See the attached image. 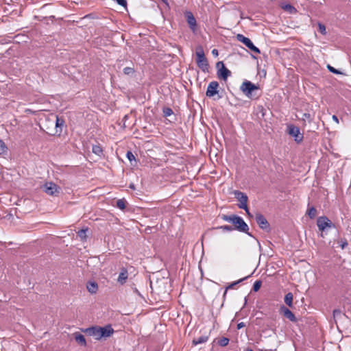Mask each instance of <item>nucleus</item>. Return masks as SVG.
Instances as JSON below:
<instances>
[{
	"label": "nucleus",
	"instance_id": "obj_23",
	"mask_svg": "<svg viewBox=\"0 0 351 351\" xmlns=\"http://www.w3.org/2000/svg\"><path fill=\"white\" fill-rule=\"evenodd\" d=\"M8 151V147L5 143L0 139V155L6 154Z\"/></svg>",
	"mask_w": 351,
	"mask_h": 351
},
{
	"label": "nucleus",
	"instance_id": "obj_34",
	"mask_svg": "<svg viewBox=\"0 0 351 351\" xmlns=\"http://www.w3.org/2000/svg\"><path fill=\"white\" fill-rule=\"evenodd\" d=\"M126 157L130 161L132 162V160H135V156H134V154H132V152L130 151H128L126 154Z\"/></svg>",
	"mask_w": 351,
	"mask_h": 351
},
{
	"label": "nucleus",
	"instance_id": "obj_27",
	"mask_svg": "<svg viewBox=\"0 0 351 351\" xmlns=\"http://www.w3.org/2000/svg\"><path fill=\"white\" fill-rule=\"evenodd\" d=\"M117 206L121 210H124L125 208V201L123 199H118L117 201Z\"/></svg>",
	"mask_w": 351,
	"mask_h": 351
},
{
	"label": "nucleus",
	"instance_id": "obj_36",
	"mask_svg": "<svg viewBox=\"0 0 351 351\" xmlns=\"http://www.w3.org/2000/svg\"><path fill=\"white\" fill-rule=\"evenodd\" d=\"M117 1V3L123 6V7H126L127 6V1L126 0H115Z\"/></svg>",
	"mask_w": 351,
	"mask_h": 351
},
{
	"label": "nucleus",
	"instance_id": "obj_9",
	"mask_svg": "<svg viewBox=\"0 0 351 351\" xmlns=\"http://www.w3.org/2000/svg\"><path fill=\"white\" fill-rule=\"evenodd\" d=\"M317 225L320 231H324L326 228H330L333 226L332 223L325 216L317 218Z\"/></svg>",
	"mask_w": 351,
	"mask_h": 351
},
{
	"label": "nucleus",
	"instance_id": "obj_8",
	"mask_svg": "<svg viewBox=\"0 0 351 351\" xmlns=\"http://www.w3.org/2000/svg\"><path fill=\"white\" fill-rule=\"evenodd\" d=\"M234 194L235 195V197L239 202L238 207L239 208H247V202L248 200L247 196L244 193L241 192L239 191H235L234 192Z\"/></svg>",
	"mask_w": 351,
	"mask_h": 351
},
{
	"label": "nucleus",
	"instance_id": "obj_39",
	"mask_svg": "<svg viewBox=\"0 0 351 351\" xmlns=\"http://www.w3.org/2000/svg\"><path fill=\"white\" fill-rule=\"evenodd\" d=\"M25 112L30 113V114H35L36 111H33L32 109L27 108V109L25 110Z\"/></svg>",
	"mask_w": 351,
	"mask_h": 351
},
{
	"label": "nucleus",
	"instance_id": "obj_24",
	"mask_svg": "<svg viewBox=\"0 0 351 351\" xmlns=\"http://www.w3.org/2000/svg\"><path fill=\"white\" fill-rule=\"evenodd\" d=\"M92 151L94 154L100 156L102 154L103 150L99 145H93Z\"/></svg>",
	"mask_w": 351,
	"mask_h": 351
},
{
	"label": "nucleus",
	"instance_id": "obj_29",
	"mask_svg": "<svg viewBox=\"0 0 351 351\" xmlns=\"http://www.w3.org/2000/svg\"><path fill=\"white\" fill-rule=\"evenodd\" d=\"M135 71L133 68L132 67H125L123 69V73L125 75H132L134 73Z\"/></svg>",
	"mask_w": 351,
	"mask_h": 351
},
{
	"label": "nucleus",
	"instance_id": "obj_45",
	"mask_svg": "<svg viewBox=\"0 0 351 351\" xmlns=\"http://www.w3.org/2000/svg\"><path fill=\"white\" fill-rule=\"evenodd\" d=\"M128 115H125L124 117H123V120L125 121L126 119H128Z\"/></svg>",
	"mask_w": 351,
	"mask_h": 351
},
{
	"label": "nucleus",
	"instance_id": "obj_2",
	"mask_svg": "<svg viewBox=\"0 0 351 351\" xmlns=\"http://www.w3.org/2000/svg\"><path fill=\"white\" fill-rule=\"evenodd\" d=\"M195 53L197 56L196 62L197 66L203 72H208L209 66L207 59L205 57L203 48L201 46L197 47Z\"/></svg>",
	"mask_w": 351,
	"mask_h": 351
},
{
	"label": "nucleus",
	"instance_id": "obj_40",
	"mask_svg": "<svg viewBox=\"0 0 351 351\" xmlns=\"http://www.w3.org/2000/svg\"><path fill=\"white\" fill-rule=\"evenodd\" d=\"M332 119L333 121H335L337 123H339V119L338 117L336 115H332Z\"/></svg>",
	"mask_w": 351,
	"mask_h": 351
},
{
	"label": "nucleus",
	"instance_id": "obj_21",
	"mask_svg": "<svg viewBox=\"0 0 351 351\" xmlns=\"http://www.w3.org/2000/svg\"><path fill=\"white\" fill-rule=\"evenodd\" d=\"M285 302L289 306H292L293 304V294L291 293H288L285 296Z\"/></svg>",
	"mask_w": 351,
	"mask_h": 351
},
{
	"label": "nucleus",
	"instance_id": "obj_20",
	"mask_svg": "<svg viewBox=\"0 0 351 351\" xmlns=\"http://www.w3.org/2000/svg\"><path fill=\"white\" fill-rule=\"evenodd\" d=\"M208 340V336H201L193 340V344L196 346L198 344L206 343Z\"/></svg>",
	"mask_w": 351,
	"mask_h": 351
},
{
	"label": "nucleus",
	"instance_id": "obj_16",
	"mask_svg": "<svg viewBox=\"0 0 351 351\" xmlns=\"http://www.w3.org/2000/svg\"><path fill=\"white\" fill-rule=\"evenodd\" d=\"M128 278V270L125 268H122L121 271L119 275L117 281L121 285H123L125 283L126 280Z\"/></svg>",
	"mask_w": 351,
	"mask_h": 351
},
{
	"label": "nucleus",
	"instance_id": "obj_3",
	"mask_svg": "<svg viewBox=\"0 0 351 351\" xmlns=\"http://www.w3.org/2000/svg\"><path fill=\"white\" fill-rule=\"evenodd\" d=\"M42 188L45 193L51 196H58L61 191L60 187L52 182H46Z\"/></svg>",
	"mask_w": 351,
	"mask_h": 351
},
{
	"label": "nucleus",
	"instance_id": "obj_15",
	"mask_svg": "<svg viewBox=\"0 0 351 351\" xmlns=\"http://www.w3.org/2000/svg\"><path fill=\"white\" fill-rule=\"evenodd\" d=\"M56 120H53L51 118H47L46 120L49 122H51L52 125L55 124V127L56 130L58 128H62V125L64 123V121L63 119L60 118L58 116H55ZM62 131V129L60 130V132Z\"/></svg>",
	"mask_w": 351,
	"mask_h": 351
},
{
	"label": "nucleus",
	"instance_id": "obj_33",
	"mask_svg": "<svg viewBox=\"0 0 351 351\" xmlns=\"http://www.w3.org/2000/svg\"><path fill=\"white\" fill-rule=\"evenodd\" d=\"M318 27H319V31L320 32V33H322V34H326V27L324 24L322 23H319L318 24Z\"/></svg>",
	"mask_w": 351,
	"mask_h": 351
},
{
	"label": "nucleus",
	"instance_id": "obj_4",
	"mask_svg": "<svg viewBox=\"0 0 351 351\" xmlns=\"http://www.w3.org/2000/svg\"><path fill=\"white\" fill-rule=\"evenodd\" d=\"M240 89L245 96L251 98L253 91L258 90V87L250 81H245L242 83Z\"/></svg>",
	"mask_w": 351,
	"mask_h": 351
},
{
	"label": "nucleus",
	"instance_id": "obj_18",
	"mask_svg": "<svg viewBox=\"0 0 351 351\" xmlns=\"http://www.w3.org/2000/svg\"><path fill=\"white\" fill-rule=\"evenodd\" d=\"M187 22L190 27L194 30L196 27V20L191 12H188L186 14Z\"/></svg>",
	"mask_w": 351,
	"mask_h": 351
},
{
	"label": "nucleus",
	"instance_id": "obj_38",
	"mask_svg": "<svg viewBox=\"0 0 351 351\" xmlns=\"http://www.w3.org/2000/svg\"><path fill=\"white\" fill-rule=\"evenodd\" d=\"M212 54H213L214 56H215V57L218 56L219 53H218L217 49H213V50H212Z\"/></svg>",
	"mask_w": 351,
	"mask_h": 351
},
{
	"label": "nucleus",
	"instance_id": "obj_7",
	"mask_svg": "<svg viewBox=\"0 0 351 351\" xmlns=\"http://www.w3.org/2000/svg\"><path fill=\"white\" fill-rule=\"evenodd\" d=\"M288 133L294 138L297 143L301 142L303 139V135L300 133L299 128L293 125L288 126Z\"/></svg>",
	"mask_w": 351,
	"mask_h": 351
},
{
	"label": "nucleus",
	"instance_id": "obj_42",
	"mask_svg": "<svg viewBox=\"0 0 351 351\" xmlns=\"http://www.w3.org/2000/svg\"><path fill=\"white\" fill-rule=\"evenodd\" d=\"M245 210V211L246 212V213L247 214L248 216H251V214L249 211V209H248V207L247 206V208H243Z\"/></svg>",
	"mask_w": 351,
	"mask_h": 351
},
{
	"label": "nucleus",
	"instance_id": "obj_31",
	"mask_svg": "<svg viewBox=\"0 0 351 351\" xmlns=\"http://www.w3.org/2000/svg\"><path fill=\"white\" fill-rule=\"evenodd\" d=\"M162 112H163L164 117H169L173 113L172 109L170 108H163Z\"/></svg>",
	"mask_w": 351,
	"mask_h": 351
},
{
	"label": "nucleus",
	"instance_id": "obj_22",
	"mask_svg": "<svg viewBox=\"0 0 351 351\" xmlns=\"http://www.w3.org/2000/svg\"><path fill=\"white\" fill-rule=\"evenodd\" d=\"M247 277H245L243 278H241L237 281H235L231 284H230L226 289L225 291H224V293H223V297L226 296V293H227V291L228 289H232L235 285H238L239 283H240L241 282H242L243 280H244L245 279H246Z\"/></svg>",
	"mask_w": 351,
	"mask_h": 351
},
{
	"label": "nucleus",
	"instance_id": "obj_32",
	"mask_svg": "<svg viewBox=\"0 0 351 351\" xmlns=\"http://www.w3.org/2000/svg\"><path fill=\"white\" fill-rule=\"evenodd\" d=\"M261 285L262 282L261 280L255 281L253 285V291L255 292L258 291L260 289Z\"/></svg>",
	"mask_w": 351,
	"mask_h": 351
},
{
	"label": "nucleus",
	"instance_id": "obj_37",
	"mask_svg": "<svg viewBox=\"0 0 351 351\" xmlns=\"http://www.w3.org/2000/svg\"><path fill=\"white\" fill-rule=\"evenodd\" d=\"M285 9L289 10L291 13L293 11L295 12V8L293 6H292L291 5H290V4L286 5H285Z\"/></svg>",
	"mask_w": 351,
	"mask_h": 351
},
{
	"label": "nucleus",
	"instance_id": "obj_11",
	"mask_svg": "<svg viewBox=\"0 0 351 351\" xmlns=\"http://www.w3.org/2000/svg\"><path fill=\"white\" fill-rule=\"evenodd\" d=\"M218 87L219 83L217 81H212L207 87L206 95L208 97H213L218 93Z\"/></svg>",
	"mask_w": 351,
	"mask_h": 351
},
{
	"label": "nucleus",
	"instance_id": "obj_44",
	"mask_svg": "<svg viewBox=\"0 0 351 351\" xmlns=\"http://www.w3.org/2000/svg\"><path fill=\"white\" fill-rule=\"evenodd\" d=\"M348 245V243H347L346 242H345L344 243H343V244L341 245L342 248H344V247H345L346 245Z\"/></svg>",
	"mask_w": 351,
	"mask_h": 351
},
{
	"label": "nucleus",
	"instance_id": "obj_47",
	"mask_svg": "<svg viewBox=\"0 0 351 351\" xmlns=\"http://www.w3.org/2000/svg\"><path fill=\"white\" fill-rule=\"evenodd\" d=\"M130 188L134 189V185H133V184H131V185H130Z\"/></svg>",
	"mask_w": 351,
	"mask_h": 351
},
{
	"label": "nucleus",
	"instance_id": "obj_25",
	"mask_svg": "<svg viewBox=\"0 0 351 351\" xmlns=\"http://www.w3.org/2000/svg\"><path fill=\"white\" fill-rule=\"evenodd\" d=\"M308 215L311 219H313L317 215V210L314 207L308 209Z\"/></svg>",
	"mask_w": 351,
	"mask_h": 351
},
{
	"label": "nucleus",
	"instance_id": "obj_28",
	"mask_svg": "<svg viewBox=\"0 0 351 351\" xmlns=\"http://www.w3.org/2000/svg\"><path fill=\"white\" fill-rule=\"evenodd\" d=\"M216 229H221V230H222L223 231H226V232H231V231L234 230L233 227L231 226H228V225L221 226L216 228Z\"/></svg>",
	"mask_w": 351,
	"mask_h": 351
},
{
	"label": "nucleus",
	"instance_id": "obj_26",
	"mask_svg": "<svg viewBox=\"0 0 351 351\" xmlns=\"http://www.w3.org/2000/svg\"><path fill=\"white\" fill-rule=\"evenodd\" d=\"M229 343V339L227 337H222L218 341V344L221 347L226 346Z\"/></svg>",
	"mask_w": 351,
	"mask_h": 351
},
{
	"label": "nucleus",
	"instance_id": "obj_41",
	"mask_svg": "<svg viewBox=\"0 0 351 351\" xmlns=\"http://www.w3.org/2000/svg\"><path fill=\"white\" fill-rule=\"evenodd\" d=\"M243 326H244V323L243 322H241V323L237 324V328L238 329H240V328H243Z\"/></svg>",
	"mask_w": 351,
	"mask_h": 351
},
{
	"label": "nucleus",
	"instance_id": "obj_6",
	"mask_svg": "<svg viewBox=\"0 0 351 351\" xmlns=\"http://www.w3.org/2000/svg\"><path fill=\"white\" fill-rule=\"evenodd\" d=\"M216 66L218 69L217 76L219 78L226 81L231 75V71L225 66L223 62H218Z\"/></svg>",
	"mask_w": 351,
	"mask_h": 351
},
{
	"label": "nucleus",
	"instance_id": "obj_10",
	"mask_svg": "<svg viewBox=\"0 0 351 351\" xmlns=\"http://www.w3.org/2000/svg\"><path fill=\"white\" fill-rule=\"evenodd\" d=\"M114 330L111 325H106L104 327L99 326V340L102 338L110 337Z\"/></svg>",
	"mask_w": 351,
	"mask_h": 351
},
{
	"label": "nucleus",
	"instance_id": "obj_30",
	"mask_svg": "<svg viewBox=\"0 0 351 351\" xmlns=\"http://www.w3.org/2000/svg\"><path fill=\"white\" fill-rule=\"evenodd\" d=\"M88 230V228L86 229H82L77 232V235L79 237H80L82 239H86V231Z\"/></svg>",
	"mask_w": 351,
	"mask_h": 351
},
{
	"label": "nucleus",
	"instance_id": "obj_46",
	"mask_svg": "<svg viewBox=\"0 0 351 351\" xmlns=\"http://www.w3.org/2000/svg\"><path fill=\"white\" fill-rule=\"evenodd\" d=\"M246 351H253V350L251 348H247Z\"/></svg>",
	"mask_w": 351,
	"mask_h": 351
},
{
	"label": "nucleus",
	"instance_id": "obj_14",
	"mask_svg": "<svg viewBox=\"0 0 351 351\" xmlns=\"http://www.w3.org/2000/svg\"><path fill=\"white\" fill-rule=\"evenodd\" d=\"M280 311L282 313L283 315L290 321L293 322H296V317L295 315L287 307L282 306L280 308Z\"/></svg>",
	"mask_w": 351,
	"mask_h": 351
},
{
	"label": "nucleus",
	"instance_id": "obj_43",
	"mask_svg": "<svg viewBox=\"0 0 351 351\" xmlns=\"http://www.w3.org/2000/svg\"><path fill=\"white\" fill-rule=\"evenodd\" d=\"M304 115V117H305L306 118H308H308H310V114H306V113H305Z\"/></svg>",
	"mask_w": 351,
	"mask_h": 351
},
{
	"label": "nucleus",
	"instance_id": "obj_5",
	"mask_svg": "<svg viewBox=\"0 0 351 351\" xmlns=\"http://www.w3.org/2000/svg\"><path fill=\"white\" fill-rule=\"evenodd\" d=\"M236 38H237V40L243 43L247 48H249L252 51H254L256 53H261L258 47H256L253 44V43L252 42V40L250 38H248L244 36L243 34H238L237 35Z\"/></svg>",
	"mask_w": 351,
	"mask_h": 351
},
{
	"label": "nucleus",
	"instance_id": "obj_35",
	"mask_svg": "<svg viewBox=\"0 0 351 351\" xmlns=\"http://www.w3.org/2000/svg\"><path fill=\"white\" fill-rule=\"evenodd\" d=\"M327 68L332 73H335V74H340L341 73L340 71H339L337 69H335L334 67H332L330 64H328L327 66Z\"/></svg>",
	"mask_w": 351,
	"mask_h": 351
},
{
	"label": "nucleus",
	"instance_id": "obj_12",
	"mask_svg": "<svg viewBox=\"0 0 351 351\" xmlns=\"http://www.w3.org/2000/svg\"><path fill=\"white\" fill-rule=\"evenodd\" d=\"M256 221L261 229L267 231L269 230V224L262 214L258 213L256 215Z\"/></svg>",
	"mask_w": 351,
	"mask_h": 351
},
{
	"label": "nucleus",
	"instance_id": "obj_19",
	"mask_svg": "<svg viewBox=\"0 0 351 351\" xmlns=\"http://www.w3.org/2000/svg\"><path fill=\"white\" fill-rule=\"evenodd\" d=\"M86 288L90 293H95L98 290V285L95 282H88Z\"/></svg>",
	"mask_w": 351,
	"mask_h": 351
},
{
	"label": "nucleus",
	"instance_id": "obj_1",
	"mask_svg": "<svg viewBox=\"0 0 351 351\" xmlns=\"http://www.w3.org/2000/svg\"><path fill=\"white\" fill-rule=\"evenodd\" d=\"M221 219L225 221L232 223L234 225V230L246 233L247 235L252 237V234L249 232V227L242 217L236 215H223Z\"/></svg>",
	"mask_w": 351,
	"mask_h": 351
},
{
	"label": "nucleus",
	"instance_id": "obj_17",
	"mask_svg": "<svg viewBox=\"0 0 351 351\" xmlns=\"http://www.w3.org/2000/svg\"><path fill=\"white\" fill-rule=\"evenodd\" d=\"M73 336H74L75 341L77 342L78 344L83 346H86V341L85 337L83 335H82L79 332H75L73 334Z\"/></svg>",
	"mask_w": 351,
	"mask_h": 351
},
{
	"label": "nucleus",
	"instance_id": "obj_13",
	"mask_svg": "<svg viewBox=\"0 0 351 351\" xmlns=\"http://www.w3.org/2000/svg\"><path fill=\"white\" fill-rule=\"evenodd\" d=\"M82 331L88 335L95 337L96 340H99V326H95L87 328Z\"/></svg>",
	"mask_w": 351,
	"mask_h": 351
}]
</instances>
